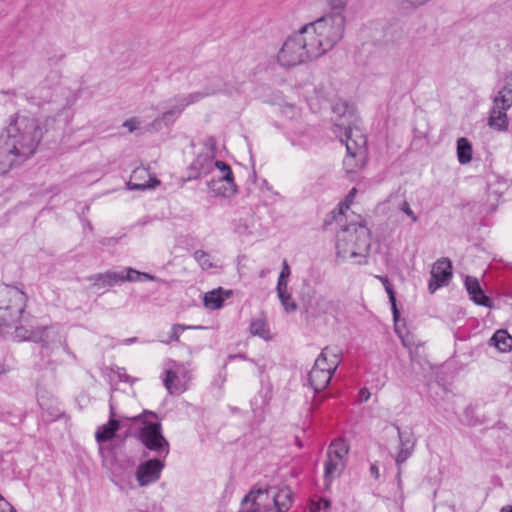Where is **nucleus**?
<instances>
[{
    "mask_svg": "<svg viewBox=\"0 0 512 512\" xmlns=\"http://www.w3.org/2000/svg\"><path fill=\"white\" fill-rule=\"evenodd\" d=\"M331 12L310 22L284 41L277 62L285 68L294 67L330 51L343 37L347 0H325Z\"/></svg>",
    "mask_w": 512,
    "mask_h": 512,
    "instance_id": "f257e3e1",
    "label": "nucleus"
},
{
    "mask_svg": "<svg viewBox=\"0 0 512 512\" xmlns=\"http://www.w3.org/2000/svg\"><path fill=\"white\" fill-rule=\"evenodd\" d=\"M42 137L43 127L39 120L20 116L0 134V143L22 163L35 153Z\"/></svg>",
    "mask_w": 512,
    "mask_h": 512,
    "instance_id": "f03ea898",
    "label": "nucleus"
},
{
    "mask_svg": "<svg viewBox=\"0 0 512 512\" xmlns=\"http://www.w3.org/2000/svg\"><path fill=\"white\" fill-rule=\"evenodd\" d=\"M211 175L207 181L209 190L215 196L231 197L237 192L231 167L213 156L198 155L189 167V178Z\"/></svg>",
    "mask_w": 512,
    "mask_h": 512,
    "instance_id": "7ed1b4c3",
    "label": "nucleus"
},
{
    "mask_svg": "<svg viewBox=\"0 0 512 512\" xmlns=\"http://www.w3.org/2000/svg\"><path fill=\"white\" fill-rule=\"evenodd\" d=\"M293 492L287 487L251 490L242 500L239 512H287Z\"/></svg>",
    "mask_w": 512,
    "mask_h": 512,
    "instance_id": "20e7f679",
    "label": "nucleus"
},
{
    "mask_svg": "<svg viewBox=\"0 0 512 512\" xmlns=\"http://www.w3.org/2000/svg\"><path fill=\"white\" fill-rule=\"evenodd\" d=\"M345 223L339 225L341 229L337 233V255L342 259H357L356 262L361 264L370 249L369 229L362 223Z\"/></svg>",
    "mask_w": 512,
    "mask_h": 512,
    "instance_id": "39448f33",
    "label": "nucleus"
},
{
    "mask_svg": "<svg viewBox=\"0 0 512 512\" xmlns=\"http://www.w3.org/2000/svg\"><path fill=\"white\" fill-rule=\"evenodd\" d=\"M156 419L157 415L147 410L131 418L133 433L145 448L165 459L169 454L170 445L162 433L161 423Z\"/></svg>",
    "mask_w": 512,
    "mask_h": 512,
    "instance_id": "423d86ee",
    "label": "nucleus"
},
{
    "mask_svg": "<svg viewBox=\"0 0 512 512\" xmlns=\"http://www.w3.org/2000/svg\"><path fill=\"white\" fill-rule=\"evenodd\" d=\"M341 360L342 353L337 347L322 349L308 375L310 386L315 392H320L328 386Z\"/></svg>",
    "mask_w": 512,
    "mask_h": 512,
    "instance_id": "0eeeda50",
    "label": "nucleus"
},
{
    "mask_svg": "<svg viewBox=\"0 0 512 512\" xmlns=\"http://www.w3.org/2000/svg\"><path fill=\"white\" fill-rule=\"evenodd\" d=\"M221 91L219 85H213L206 87L204 91L192 92L189 94H179L170 98L167 103L169 104L168 109L161 113L152 122V126L155 129L161 128L162 125L170 126L176 119L183 113L186 107L198 103L205 97L214 95Z\"/></svg>",
    "mask_w": 512,
    "mask_h": 512,
    "instance_id": "6e6552de",
    "label": "nucleus"
},
{
    "mask_svg": "<svg viewBox=\"0 0 512 512\" xmlns=\"http://www.w3.org/2000/svg\"><path fill=\"white\" fill-rule=\"evenodd\" d=\"M27 303L25 292L15 286L0 285V326H11L16 324Z\"/></svg>",
    "mask_w": 512,
    "mask_h": 512,
    "instance_id": "1a4fd4ad",
    "label": "nucleus"
},
{
    "mask_svg": "<svg viewBox=\"0 0 512 512\" xmlns=\"http://www.w3.org/2000/svg\"><path fill=\"white\" fill-rule=\"evenodd\" d=\"M348 452L349 446L344 439L338 438L330 443L326 460L324 461V482L326 487H329L335 479L341 476L346 467Z\"/></svg>",
    "mask_w": 512,
    "mask_h": 512,
    "instance_id": "9d476101",
    "label": "nucleus"
},
{
    "mask_svg": "<svg viewBox=\"0 0 512 512\" xmlns=\"http://www.w3.org/2000/svg\"><path fill=\"white\" fill-rule=\"evenodd\" d=\"M161 378L169 394H182L188 389L191 380V370L185 363L168 359L164 362Z\"/></svg>",
    "mask_w": 512,
    "mask_h": 512,
    "instance_id": "9b49d317",
    "label": "nucleus"
},
{
    "mask_svg": "<svg viewBox=\"0 0 512 512\" xmlns=\"http://www.w3.org/2000/svg\"><path fill=\"white\" fill-rule=\"evenodd\" d=\"M335 128L344 129L343 136H340V141L345 144L347 150V157L344 159V165L348 167V171H353L351 162L357 156L363 157L366 152V137L357 127L344 126V123L335 124Z\"/></svg>",
    "mask_w": 512,
    "mask_h": 512,
    "instance_id": "f8f14e48",
    "label": "nucleus"
},
{
    "mask_svg": "<svg viewBox=\"0 0 512 512\" xmlns=\"http://www.w3.org/2000/svg\"><path fill=\"white\" fill-rule=\"evenodd\" d=\"M511 105L512 89L505 85L494 98L488 122L489 126L497 130L507 129L509 122L506 111Z\"/></svg>",
    "mask_w": 512,
    "mask_h": 512,
    "instance_id": "ddd939ff",
    "label": "nucleus"
},
{
    "mask_svg": "<svg viewBox=\"0 0 512 512\" xmlns=\"http://www.w3.org/2000/svg\"><path fill=\"white\" fill-rule=\"evenodd\" d=\"M399 439V449L396 455L394 456V460L397 466V482L398 485L401 486V474H402V465L412 456L416 439L414 438L412 432L402 431L399 426H395Z\"/></svg>",
    "mask_w": 512,
    "mask_h": 512,
    "instance_id": "4468645a",
    "label": "nucleus"
},
{
    "mask_svg": "<svg viewBox=\"0 0 512 512\" xmlns=\"http://www.w3.org/2000/svg\"><path fill=\"white\" fill-rule=\"evenodd\" d=\"M164 467V460L160 458H153L140 463L135 473L139 486L145 487L157 482Z\"/></svg>",
    "mask_w": 512,
    "mask_h": 512,
    "instance_id": "2eb2a0df",
    "label": "nucleus"
},
{
    "mask_svg": "<svg viewBox=\"0 0 512 512\" xmlns=\"http://www.w3.org/2000/svg\"><path fill=\"white\" fill-rule=\"evenodd\" d=\"M452 278L451 261L447 258L437 260L431 270V278L428 283V290L434 293L438 288L448 285Z\"/></svg>",
    "mask_w": 512,
    "mask_h": 512,
    "instance_id": "dca6fc26",
    "label": "nucleus"
},
{
    "mask_svg": "<svg viewBox=\"0 0 512 512\" xmlns=\"http://www.w3.org/2000/svg\"><path fill=\"white\" fill-rule=\"evenodd\" d=\"M49 330L47 326L31 327L27 328L23 325L16 326L14 331V337L18 341H33L40 343L42 347H49Z\"/></svg>",
    "mask_w": 512,
    "mask_h": 512,
    "instance_id": "f3484780",
    "label": "nucleus"
},
{
    "mask_svg": "<svg viewBox=\"0 0 512 512\" xmlns=\"http://www.w3.org/2000/svg\"><path fill=\"white\" fill-rule=\"evenodd\" d=\"M356 193L357 189L352 188L346 196L345 202L340 203L337 208L326 215L323 223L324 229H329V227H331L333 224L342 225V223L346 222L347 219L345 211L349 209Z\"/></svg>",
    "mask_w": 512,
    "mask_h": 512,
    "instance_id": "a211bd4d",
    "label": "nucleus"
},
{
    "mask_svg": "<svg viewBox=\"0 0 512 512\" xmlns=\"http://www.w3.org/2000/svg\"><path fill=\"white\" fill-rule=\"evenodd\" d=\"M465 288L470 296V299L477 305L490 307L491 300L485 295L481 285L476 277L466 276Z\"/></svg>",
    "mask_w": 512,
    "mask_h": 512,
    "instance_id": "6ab92c4d",
    "label": "nucleus"
},
{
    "mask_svg": "<svg viewBox=\"0 0 512 512\" xmlns=\"http://www.w3.org/2000/svg\"><path fill=\"white\" fill-rule=\"evenodd\" d=\"M305 309L313 317L325 314L331 307L330 301L321 294L313 292L307 300H305Z\"/></svg>",
    "mask_w": 512,
    "mask_h": 512,
    "instance_id": "aec40b11",
    "label": "nucleus"
},
{
    "mask_svg": "<svg viewBox=\"0 0 512 512\" xmlns=\"http://www.w3.org/2000/svg\"><path fill=\"white\" fill-rule=\"evenodd\" d=\"M121 280L119 271H107L89 277V281L97 288L112 287L121 284Z\"/></svg>",
    "mask_w": 512,
    "mask_h": 512,
    "instance_id": "412c9836",
    "label": "nucleus"
},
{
    "mask_svg": "<svg viewBox=\"0 0 512 512\" xmlns=\"http://www.w3.org/2000/svg\"><path fill=\"white\" fill-rule=\"evenodd\" d=\"M489 345L495 347L499 352L512 350V336L507 330H497L489 340Z\"/></svg>",
    "mask_w": 512,
    "mask_h": 512,
    "instance_id": "4be33fe9",
    "label": "nucleus"
},
{
    "mask_svg": "<svg viewBox=\"0 0 512 512\" xmlns=\"http://www.w3.org/2000/svg\"><path fill=\"white\" fill-rule=\"evenodd\" d=\"M120 427L119 420H109L106 424L98 427L95 432L96 441L101 444L111 440Z\"/></svg>",
    "mask_w": 512,
    "mask_h": 512,
    "instance_id": "5701e85b",
    "label": "nucleus"
},
{
    "mask_svg": "<svg viewBox=\"0 0 512 512\" xmlns=\"http://www.w3.org/2000/svg\"><path fill=\"white\" fill-rule=\"evenodd\" d=\"M122 278L121 283L124 282H142V281H153L155 277L151 274L137 271L131 267L125 268L119 271Z\"/></svg>",
    "mask_w": 512,
    "mask_h": 512,
    "instance_id": "b1692460",
    "label": "nucleus"
},
{
    "mask_svg": "<svg viewBox=\"0 0 512 512\" xmlns=\"http://www.w3.org/2000/svg\"><path fill=\"white\" fill-rule=\"evenodd\" d=\"M20 164L13 153H11L6 147L0 143V176L6 174L10 169Z\"/></svg>",
    "mask_w": 512,
    "mask_h": 512,
    "instance_id": "393cba45",
    "label": "nucleus"
},
{
    "mask_svg": "<svg viewBox=\"0 0 512 512\" xmlns=\"http://www.w3.org/2000/svg\"><path fill=\"white\" fill-rule=\"evenodd\" d=\"M457 157L461 164H468L472 160V145L464 137L457 140Z\"/></svg>",
    "mask_w": 512,
    "mask_h": 512,
    "instance_id": "a878e982",
    "label": "nucleus"
},
{
    "mask_svg": "<svg viewBox=\"0 0 512 512\" xmlns=\"http://www.w3.org/2000/svg\"><path fill=\"white\" fill-rule=\"evenodd\" d=\"M222 289L219 288L218 290H213L210 292H207L204 295V306L211 310H216L222 307L224 298L221 296Z\"/></svg>",
    "mask_w": 512,
    "mask_h": 512,
    "instance_id": "bb28decb",
    "label": "nucleus"
},
{
    "mask_svg": "<svg viewBox=\"0 0 512 512\" xmlns=\"http://www.w3.org/2000/svg\"><path fill=\"white\" fill-rule=\"evenodd\" d=\"M249 331L253 336H259L263 339H269V330L266 321L263 318H256L250 322Z\"/></svg>",
    "mask_w": 512,
    "mask_h": 512,
    "instance_id": "cd10ccee",
    "label": "nucleus"
},
{
    "mask_svg": "<svg viewBox=\"0 0 512 512\" xmlns=\"http://www.w3.org/2000/svg\"><path fill=\"white\" fill-rule=\"evenodd\" d=\"M377 278L381 281V283L383 284V286L385 288V291H386V293L389 297V301L391 303L394 320H397V318L399 316V311L397 309L395 291H394L392 285L390 284L387 276H378Z\"/></svg>",
    "mask_w": 512,
    "mask_h": 512,
    "instance_id": "c85d7f7f",
    "label": "nucleus"
},
{
    "mask_svg": "<svg viewBox=\"0 0 512 512\" xmlns=\"http://www.w3.org/2000/svg\"><path fill=\"white\" fill-rule=\"evenodd\" d=\"M202 326H190V325H183V324H174L171 328L169 339L166 341H163L166 344H169L171 342H178L180 334L189 329H202Z\"/></svg>",
    "mask_w": 512,
    "mask_h": 512,
    "instance_id": "c756f323",
    "label": "nucleus"
},
{
    "mask_svg": "<svg viewBox=\"0 0 512 512\" xmlns=\"http://www.w3.org/2000/svg\"><path fill=\"white\" fill-rule=\"evenodd\" d=\"M277 295L287 313H292L297 310L298 306L288 291L278 293Z\"/></svg>",
    "mask_w": 512,
    "mask_h": 512,
    "instance_id": "7c9ffc66",
    "label": "nucleus"
},
{
    "mask_svg": "<svg viewBox=\"0 0 512 512\" xmlns=\"http://www.w3.org/2000/svg\"><path fill=\"white\" fill-rule=\"evenodd\" d=\"M193 256L202 269H210L213 267V264L210 260V255L207 252L203 250H196Z\"/></svg>",
    "mask_w": 512,
    "mask_h": 512,
    "instance_id": "2f4dec72",
    "label": "nucleus"
},
{
    "mask_svg": "<svg viewBox=\"0 0 512 512\" xmlns=\"http://www.w3.org/2000/svg\"><path fill=\"white\" fill-rule=\"evenodd\" d=\"M399 210L402 211L405 215H407V217H409L413 223H416L418 221L417 215L413 212L407 201L404 200L399 205Z\"/></svg>",
    "mask_w": 512,
    "mask_h": 512,
    "instance_id": "473e14b6",
    "label": "nucleus"
},
{
    "mask_svg": "<svg viewBox=\"0 0 512 512\" xmlns=\"http://www.w3.org/2000/svg\"><path fill=\"white\" fill-rule=\"evenodd\" d=\"M159 180L157 179H154V184H150L149 182H144V183H134L132 181H129L128 182V186L131 190H146L148 188H152L154 187L155 185L159 184Z\"/></svg>",
    "mask_w": 512,
    "mask_h": 512,
    "instance_id": "72a5a7b5",
    "label": "nucleus"
},
{
    "mask_svg": "<svg viewBox=\"0 0 512 512\" xmlns=\"http://www.w3.org/2000/svg\"><path fill=\"white\" fill-rule=\"evenodd\" d=\"M140 124V120L134 117L126 120L123 126L126 127L130 132H133L134 130L139 128Z\"/></svg>",
    "mask_w": 512,
    "mask_h": 512,
    "instance_id": "f704fd0d",
    "label": "nucleus"
},
{
    "mask_svg": "<svg viewBox=\"0 0 512 512\" xmlns=\"http://www.w3.org/2000/svg\"><path fill=\"white\" fill-rule=\"evenodd\" d=\"M205 147L211 152L210 156L214 157L215 151H216V145L217 142L214 137L210 136L205 139L204 142Z\"/></svg>",
    "mask_w": 512,
    "mask_h": 512,
    "instance_id": "c9c22d12",
    "label": "nucleus"
},
{
    "mask_svg": "<svg viewBox=\"0 0 512 512\" xmlns=\"http://www.w3.org/2000/svg\"><path fill=\"white\" fill-rule=\"evenodd\" d=\"M298 109L295 105H292V104H287L285 106H283L282 108V113L284 115H297L298 114Z\"/></svg>",
    "mask_w": 512,
    "mask_h": 512,
    "instance_id": "e433bc0d",
    "label": "nucleus"
},
{
    "mask_svg": "<svg viewBox=\"0 0 512 512\" xmlns=\"http://www.w3.org/2000/svg\"><path fill=\"white\" fill-rule=\"evenodd\" d=\"M474 409L472 407H467L465 409V421L468 425H476L478 423V420H474L470 415L473 413Z\"/></svg>",
    "mask_w": 512,
    "mask_h": 512,
    "instance_id": "4c0bfd02",
    "label": "nucleus"
},
{
    "mask_svg": "<svg viewBox=\"0 0 512 512\" xmlns=\"http://www.w3.org/2000/svg\"><path fill=\"white\" fill-rule=\"evenodd\" d=\"M287 287H288L287 279L279 277L278 282H277V287H276L277 294L281 293V292L288 291Z\"/></svg>",
    "mask_w": 512,
    "mask_h": 512,
    "instance_id": "58836bf2",
    "label": "nucleus"
},
{
    "mask_svg": "<svg viewBox=\"0 0 512 512\" xmlns=\"http://www.w3.org/2000/svg\"><path fill=\"white\" fill-rule=\"evenodd\" d=\"M371 394L370 391L367 388H361L359 391V401L360 402H367L370 398Z\"/></svg>",
    "mask_w": 512,
    "mask_h": 512,
    "instance_id": "ea45409f",
    "label": "nucleus"
},
{
    "mask_svg": "<svg viewBox=\"0 0 512 512\" xmlns=\"http://www.w3.org/2000/svg\"><path fill=\"white\" fill-rule=\"evenodd\" d=\"M289 276H290V268H289L288 263L286 261H284L279 277L287 279Z\"/></svg>",
    "mask_w": 512,
    "mask_h": 512,
    "instance_id": "a19ab883",
    "label": "nucleus"
},
{
    "mask_svg": "<svg viewBox=\"0 0 512 512\" xmlns=\"http://www.w3.org/2000/svg\"><path fill=\"white\" fill-rule=\"evenodd\" d=\"M369 470H370V474L373 478H375V479L379 478V476H380L379 468L375 463L370 465Z\"/></svg>",
    "mask_w": 512,
    "mask_h": 512,
    "instance_id": "79ce46f5",
    "label": "nucleus"
},
{
    "mask_svg": "<svg viewBox=\"0 0 512 512\" xmlns=\"http://www.w3.org/2000/svg\"><path fill=\"white\" fill-rule=\"evenodd\" d=\"M147 174H148V171L146 169H144V168H136L132 172V178H137L138 176L147 175Z\"/></svg>",
    "mask_w": 512,
    "mask_h": 512,
    "instance_id": "37998d69",
    "label": "nucleus"
},
{
    "mask_svg": "<svg viewBox=\"0 0 512 512\" xmlns=\"http://www.w3.org/2000/svg\"><path fill=\"white\" fill-rule=\"evenodd\" d=\"M116 243V239L113 237L110 238H104L101 240L102 245H112Z\"/></svg>",
    "mask_w": 512,
    "mask_h": 512,
    "instance_id": "c03bdc74",
    "label": "nucleus"
},
{
    "mask_svg": "<svg viewBox=\"0 0 512 512\" xmlns=\"http://www.w3.org/2000/svg\"><path fill=\"white\" fill-rule=\"evenodd\" d=\"M109 409H110V418H109V420H117L116 419L115 408H114V405H113L112 401H110Z\"/></svg>",
    "mask_w": 512,
    "mask_h": 512,
    "instance_id": "a18cd8bd",
    "label": "nucleus"
},
{
    "mask_svg": "<svg viewBox=\"0 0 512 512\" xmlns=\"http://www.w3.org/2000/svg\"><path fill=\"white\" fill-rule=\"evenodd\" d=\"M9 502L4 499V497L0 494V510L4 511L5 506H9Z\"/></svg>",
    "mask_w": 512,
    "mask_h": 512,
    "instance_id": "49530a36",
    "label": "nucleus"
},
{
    "mask_svg": "<svg viewBox=\"0 0 512 512\" xmlns=\"http://www.w3.org/2000/svg\"><path fill=\"white\" fill-rule=\"evenodd\" d=\"M119 379L120 381L129 382L131 380V377L126 373H119Z\"/></svg>",
    "mask_w": 512,
    "mask_h": 512,
    "instance_id": "de8ad7c7",
    "label": "nucleus"
},
{
    "mask_svg": "<svg viewBox=\"0 0 512 512\" xmlns=\"http://www.w3.org/2000/svg\"><path fill=\"white\" fill-rule=\"evenodd\" d=\"M269 272H270L269 269H262L259 272V277L264 278Z\"/></svg>",
    "mask_w": 512,
    "mask_h": 512,
    "instance_id": "09e8293b",
    "label": "nucleus"
},
{
    "mask_svg": "<svg viewBox=\"0 0 512 512\" xmlns=\"http://www.w3.org/2000/svg\"><path fill=\"white\" fill-rule=\"evenodd\" d=\"M319 510H320V506L318 504V505L311 506L308 512H319Z\"/></svg>",
    "mask_w": 512,
    "mask_h": 512,
    "instance_id": "8fccbe9b",
    "label": "nucleus"
},
{
    "mask_svg": "<svg viewBox=\"0 0 512 512\" xmlns=\"http://www.w3.org/2000/svg\"><path fill=\"white\" fill-rule=\"evenodd\" d=\"M2 512H16V510L11 504H9V506H5V509Z\"/></svg>",
    "mask_w": 512,
    "mask_h": 512,
    "instance_id": "3c124183",
    "label": "nucleus"
},
{
    "mask_svg": "<svg viewBox=\"0 0 512 512\" xmlns=\"http://www.w3.org/2000/svg\"><path fill=\"white\" fill-rule=\"evenodd\" d=\"M501 512H512V505L502 507Z\"/></svg>",
    "mask_w": 512,
    "mask_h": 512,
    "instance_id": "603ef678",
    "label": "nucleus"
},
{
    "mask_svg": "<svg viewBox=\"0 0 512 512\" xmlns=\"http://www.w3.org/2000/svg\"><path fill=\"white\" fill-rule=\"evenodd\" d=\"M137 341V338L136 337H132V338H128L125 340V343L127 344H130V343H134Z\"/></svg>",
    "mask_w": 512,
    "mask_h": 512,
    "instance_id": "864d4df0",
    "label": "nucleus"
},
{
    "mask_svg": "<svg viewBox=\"0 0 512 512\" xmlns=\"http://www.w3.org/2000/svg\"><path fill=\"white\" fill-rule=\"evenodd\" d=\"M295 444H296L299 448H301V447L303 446L302 441H301L298 437H296V439H295Z\"/></svg>",
    "mask_w": 512,
    "mask_h": 512,
    "instance_id": "5fc2aeb1",
    "label": "nucleus"
},
{
    "mask_svg": "<svg viewBox=\"0 0 512 512\" xmlns=\"http://www.w3.org/2000/svg\"><path fill=\"white\" fill-rule=\"evenodd\" d=\"M320 502H322V503L324 504V507H325V508H328V507H329V505H330V503H329V501H328V500H323V499H322Z\"/></svg>",
    "mask_w": 512,
    "mask_h": 512,
    "instance_id": "6e6d98bb",
    "label": "nucleus"
},
{
    "mask_svg": "<svg viewBox=\"0 0 512 512\" xmlns=\"http://www.w3.org/2000/svg\"><path fill=\"white\" fill-rule=\"evenodd\" d=\"M402 343L404 346H408V343L405 341V339H402Z\"/></svg>",
    "mask_w": 512,
    "mask_h": 512,
    "instance_id": "4d7b16f0",
    "label": "nucleus"
},
{
    "mask_svg": "<svg viewBox=\"0 0 512 512\" xmlns=\"http://www.w3.org/2000/svg\"><path fill=\"white\" fill-rule=\"evenodd\" d=\"M3 371H4V370H3V366H2V364L0 363V374H1V373H3Z\"/></svg>",
    "mask_w": 512,
    "mask_h": 512,
    "instance_id": "13d9d810",
    "label": "nucleus"
},
{
    "mask_svg": "<svg viewBox=\"0 0 512 512\" xmlns=\"http://www.w3.org/2000/svg\"><path fill=\"white\" fill-rule=\"evenodd\" d=\"M99 452H100L101 454L103 453V449H102V447H101V446L99 447Z\"/></svg>",
    "mask_w": 512,
    "mask_h": 512,
    "instance_id": "bf43d9fd",
    "label": "nucleus"
}]
</instances>
